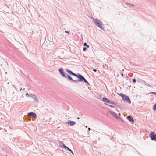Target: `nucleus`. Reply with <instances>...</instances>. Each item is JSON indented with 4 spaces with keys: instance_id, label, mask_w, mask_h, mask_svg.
<instances>
[{
    "instance_id": "nucleus-8",
    "label": "nucleus",
    "mask_w": 156,
    "mask_h": 156,
    "mask_svg": "<svg viewBox=\"0 0 156 156\" xmlns=\"http://www.w3.org/2000/svg\"><path fill=\"white\" fill-rule=\"evenodd\" d=\"M83 81L88 85L89 86L90 85L89 83L87 81L84 76L83 77V78L81 79L79 82H82Z\"/></svg>"
},
{
    "instance_id": "nucleus-38",
    "label": "nucleus",
    "mask_w": 156,
    "mask_h": 156,
    "mask_svg": "<svg viewBox=\"0 0 156 156\" xmlns=\"http://www.w3.org/2000/svg\"><path fill=\"white\" fill-rule=\"evenodd\" d=\"M77 119H79V117H77Z\"/></svg>"
},
{
    "instance_id": "nucleus-4",
    "label": "nucleus",
    "mask_w": 156,
    "mask_h": 156,
    "mask_svg": "<svg viewBox=\"0 0 156 156\" xmlns=\"http://www.w3.org/2000/svg\"><path fill=\"white\" fill-rule=\"evenodd\" d=\"M74 76L76 77L78 79L76 80H75L76 83H77V82H79L83 77V75L79 73H77V74L75 73Z\"/></svg>"
},
{
    "instance_id": "nucleus-34",
    "label": "nucleus",
    "mask_w": 156,
    "mask_h": 156,
    "mask_svg": "<svg viewBox=\"0 0 156 156\" xmlns=\"http://www.w3.org/2000/svg\"><path fill=\"white\" fill-rule=\"evenodd\" d=\"M116 107L117 108H118V107H119V108H120V106L118 105H117V106H116Z\"/></svg>"
},
{
    "instance_id": "nucleus-20",
    "label": "nucleus",
    "mask_w": 156,
    "mask_h": 156,
    "mask_svg": "<svg viewBox=\"0 0 156 156\" xmlns=\"http://www.w3.org/2000/svg\"><path fill=\"white\" fill-rule=\"evenodd\" d=\"M153 110L154 111L156 110V103L153 106Z\"/></svg>"
},
{
    "instance_id": "nucleus-24",
    "label": "nucleus",
    "mask_w": 156,
    "mask_h": 156,
    "mask_svg": "<svg viewBox=\"0 0 156 156\" xmlns=\"http://www.w3.org/2000/svg\"><path fill=\"white\" fill-rule=\"evenodd\" d=\"M62 148H65L66 150H67L69 148L68 147H67V146H66L65 145H64V146H63V147Z\"/></svg>"
},
{
    "instance_id": "nucleus-16",
    "label": "nucleus",
    "mask_w": 156,
    "mask_h": 156,
    "mask_svg": "<svg viewBox=\"0 0 156 156\" xmlns=\"http://www.w3.org/2000/svg\"><path fill=\"white\" fill-rule=\"evenodd\" d=\"M107 103H109L110 104H112L115 105H117V103H116L114 102V101H111L109 99H108V102H107Z\"/></svg>"
},
{
    "instance_id": "nucleus-29",
    "label": "nucleus",
    "mask_w": 156,
    "mask_h": 156,
    "mask_svg": "<svg viewBox=\"0 0 156 156\" xmlns=\"http://www.w3.org/2000/svg\"><path fill=\"white\" fill-rule=\"evenodd\" d=\"M109 106L111 107V108H114V107H115V106H113L112 105H109Z\"/></svg>"
},
{
    "instance_id": "nucleus-23",
    "label": "nucleus",
    "mask_w": 156,
    "mask_h": 156,
    "mask_svg": "<svg viewBox=\"0 0 156 156\" xmlns=\"http://www.w3.org/2000/svg\"><path fill=\"white\" fill-rule=\"evenodd\" d=\"M126 5H129L130 6H133V7H134V5H133L130 4L129 3H128V2H126Z\"/></svg>"
},
{
    "instance_id": "nucleus-21",
    "label": "nucleus",
    "mask_w": 156,
    "mask_h": 156,
    "mask_svg": "<svg viewBox=\"0 0 156 156\" xmlns=\"http://www.w3.org/2000/svg\"><path fill=\"white\" fill-rule=\"evenodd\" d=\"M83 46L85 47L86 46L87 48H89V45L87 44L86 42H85L83 43Z\"/></svg>"
},
{
    "instance_id": "nucleus-31",
    "label": "nucleus",
    "mask_w": 156,
    "mask_h": 156,
    "mask_svg": "<svg viewBox=\"0 0 156 156\" xmlns=\"http://www.w3.org/2000/svg\"><path fill=\"white\" fill-rule=\"evenodd\" d=\"M93 71L94 72H96L97 71V70L95 69H93Z\"/></svg>"
},
{
    "instance_id": "nucleus-26",
    "label": "nucleus",
    "mask_w": 156,
    "mask_h": 156,
    "mask_svg": "<svg viewBox=\"0 0 156 156\" xmlns=\"http://www.w3.org/2000/svg\"><path fill=\"white\" fill-rule=\"evenodd\" d=\"M87 49V48L85 47H83V50L84 51H86Z\"/></svg>"
},
{
    "instance_id": "nucleus-19",
    "label": "nucleus",
    "mask_w": 156,
    "mask_h": 156,
    "mask_svg": "<svg viewBox=\"0 0 156 156\" xmlns=\"http://www.w3.org/2000/svg\"><path fill=\"white\" fill-rule=\"evenodd\" d=\"M33 94H29L28 93H26V96L27 97H32V95Z\"/></svg>"
},
{
    "instance_id": "nucleus-27",
    "label": "nucleus",
    "mask_w": 156,
    "mask_h": 156,
    "mask_svg": "<svg viewBox=\"0 0 156 156\" xmlns=\"http://www.w3.org/2000/svg\"><path fill=\"white\" fill-rule=\"evenodd\" d=\"M132 81L134 83H135L136 82V79H132Z\"/></svg>"
},
{
    "instance_id": "nucleus-10",
    "label": "nucleus",
    "mask_w": 156,
    "mask_h": 156,
    "mask_svg": "<svg viewBox=\"0 0 156 156\" xmlns=\"http://www.w3.org/2000/svg\"><path fill=\"white\" fill-rule=\"evenodd\" d=\"M27 115H30L33 117H37L36 114L34 112H30L27 113Z\"/></svg>"
},
{
    "instance_id": "nucleus-1",
    "label": "nucleus",
    "mask_w": 156,
    "mask_h": 156,
    "mask_svg": "<svg viewBox=\"0 0 156 156\" xmlns=\"http://www.w3.org/2000/svg\"><path fill=\"white\" fill-rule=\"evenodd\" d=\"M93 21L94 24L100 29L104 30V29L103 27V24L97 18H93Z\"/></svg>"
},
{
    "instance_id": "nucleus-5",
    "label": "nucleus",
    "mask_w": 156,
    "mask_h": 156,
    "mask_svg": "<svg viewBox=\"0 0 156 156\" xmlns=\"http://www.w3.org/2000/svg\"><path fill=\"white\" fill-rule=\"evenodd\" d=\"M64 77L65 78H67V79L69 81L76 83L75 80L73 79L67 73L66 75V77Z\"/></svg>"
},
{
    "instance_id": "nucleus-18",
    "label": "nucleus",
    "mask_w": 156,
    "mask_h": 156,
    "mask_svg": "<svg viewBox=\"0 0 156 156\" xmlns=\"http://www.w3.org/2000/svg\"><path fill=\"white\" fill-rule=\"evenodd\" d=\"M116 119L118 120L121 121H123V120L121 118L118 116H117Z\"/></svg>"
},
{
    "instance_id": "nucleus-32",
    "label": "nucleus",
    "mask_w": 156,
    "mask_h": 156,
    "mask_svg": "<svg viewBox=\"0 0 156 156\" xmlns=\"http://www.w3.org/2000/svg\"><path fill=\"white\" fill-rule=\"evenodd\" d=\"M129 81L130 82H131V79L130 78H129Z\"/></svg>"
},
{
    "instance_id": "nucleus-11",
    "label": "nucleus",
    "mask_w": 156,
    "mask_h": 156,
    "mask_svg": "<svg viewBox=\"0 0 156 156\" xmlns=\"http://www.w3.org/2000/svg\"><path fill=\"white\" fill-rule=\"evenodd\" d=\"M31 98H32L36 102H38V99L35 95L33 94Z\"/></svg>"
},
{
    "instance_id": "nucleus-13",
    "label": "nucleus",
    "mask_w": 156,
    "mask_h": 156,
    "mask_svg": "<svg viewBox=\"0 0 156 156\" xmlns=\"http://www.w3.org/2000/svg\"><path fill=\"white\" fill-rule=\"evenodd\" d=\"M108 112L112 115L115 117V118L117 117V113H115V112H113L111 111H108Z\"/></svg>"
},
{
    "instance_id": "nucleus-15",
    "label": "nucleus",
    "mask_w": 156,
    "mask_h": 156,
    "mask_svg": "<svg viewBox=\"0 0 156 156\" xmlns=\"http://www.w3.org/2000/svg\"><path fill=\"white\" fill-rule=\"evenodd\" d=\"M108 99H108L107 98L104 97L102 98V99L101 100V101L107 103V102H108Z\"/></svg>"
},
{
    "instance_id": "nucleus-28",
    "label": "nucleus",
    "mask_w": 156,
    "mask_h": 156,
    "mask_svg": "<svg viewBox=\"0 0 156 156\" xmlns=\"http://www.w3.org/2000/svg\"><path fill=\"white\" fill-rule=\"evenodd\" d=\"M2 150L3 152H5L6 151L5 150L3 147H2Z\"/></svg>"
},
{
    "instance_id": "nucleus-7",
    "label": "nucleus",
    "mask_w": 156,
    "mask_h": 156,
    "mask_svg": "<svg viewBox=\"0 0 156 156\" xmlns=\"http://www.w3.org/2000/svg\"><path fill=\"white\" fill-rule=\"evenodd\" d=\"M66 123L69 124L70 126H72L76 124V122L74 121L69 120L66 122Z\"/></svg>"
},
{
    "instance_id": "nucleus-2",
    "label": "nucleus",
    "mask_w": 156,
    "mask_h": 156,
    "mask_svg": "<svg viewBox=\"0 0 156 156\" xmlns=\"http://www.w3.org/2000/svg\"><path fill=\"white\" fill-rule=\"evenodd\" d=\"M119 95L122 98L123 100L125 101L129 104L131 103L130 99L128 96L122 93H120Z\"/></svg>"
},
{
    "instance_id": "nucleus-14",
    "label": "nucleus",
    "mask_w": 156,
    "mask_h": 156,
    "mask_svg": "<svg viewBox=\"0 0 156 156\" xmlns=\"http://www.w3.org/2000/svg\"><path fill=\"white\" fill-rule=\"evenodd\" d=\"M140 82L142 83V84L146 85L147 86H148L150 87H151V86L150 85L147 84V83L145 81L143 80H140Z\"/></svg>"
},
{
    "instance_id": "nucleus-30",
    "label": "nucleus",
    "mask_w": 156,
    "mask_h": 156,
    "mask_svg": "<svg viewBox=\"0 0 156 156\" xmlns=\"http://www.w3.org/2000/svg\"><path fill=\"white\" fill-rule=\"evenodd\" d=\"M65 32L66 33H67V34H69V31H67V30H66V31H65Z\"/></svg>"
},
{
    "instance_id": "nucleus-36",
    "label": "nucleus",
    "mask_w": 156,
    "mask_h": 156,
    "mask_svg": "<svg viewBox=\"0 0 156 156\" xmlns=\"http://www.w3.org/2000/svg\"><path fill=\"white\" fill-rule=\"evenodd\" d=\"M105 105H109L108 104H105Z\"/></svg>"
},
{
    "instance_id": "nucleus-22",
    "label": "nucleus",
    "mask_w": 156,
    "mask_h": 156,
    "mask_svg": "<svg viewBox=\"0 0 156 156\" xmlns=\"http://www.w3.org/2000/svg\"><path fill=\"white\" fill-rule=\"evenodd\" d=\"M67 151H69V152H70L73 155L74 154V153H73V151L70 149L69 148L67 150Z\"/></svg>"
},
{
    "instance_id": "nucleus-35",
    "label": "nucleus",
    "mask_w": 156,
    "mask_h": 156,
    "mask_svg": "<svg viewBox=\"0 0 156 156\" xmlns=\"http://www.w3.org/2000/svg\"><path fill=\"white\" fill-rule=\"evenodd\" d=\"M129 78L128 76H127V77H126V79L127 80H129Z\"/></svg>"
},
{
    "instance_id": "nucleus-39",
    "label": "nucleus",
    "mask_w": 156,
    "mask_h": 156,
    "mask_svg": "<svg viewBox=\"0 0 156 156\" xmlns=\"http://www.w3.org/2000/svg\"><path fill=\"white\" fill-rule=\"evenodd\" d=\"M22 90V89H21L20 90V91H21Z\"/></svg>"
},
{
    "instance_id": "nucleus-33",
    "label": "nucleus",
    "mask_w": 156,
    "mask_h": 156,
    "mask_svg": "<svg viewBox=\"0 0 156 156\" xmlns=\"http://www.w3.org/2000/svg\"><path fill=\"white\" fill-rule=\"evenodd\" d=\"M88 130H89V131H90V130H91V129H90V128H88Z\"/></svg>"
},
{
    "instance_id": "nucleus-12",
    "label": "nucleus",
    "mask_w": 156,
    "mask_h": 156,
    "mask_svg": "<svg viewBox=\"0 0 156 156\" xmlns=\"http://www.w3.org/2000/svg\"><path fill=\"white\" fill-rule=\"evenodd\" d=\"M126 118L130 122H133L134 121L133 118L131 116H128L126 117Z\"/></svg>"
},
{
    "instance_id": "nucleus-3",
    "label": "nucleus",
    "mask_w": 156,
    "mask_h": 156,
    "mask_svg": "<svg viewBox=\"0 0 156 156\" xmlns=\"http://www.w3.org/2000/svg\"><path fill=\"white\" fill-rule=\"evenodd\" d=\"M150 136L151 140L156 142V134L153 131H151L150 134Z\"/></svg>"
},
{
    "instance_id": "nucleus-6",
    "label": "nucleus",
    "mask_w": 156,
    "mask_h": 156,
    "mask_svg": "<svg viewBox=\"0 0 156 156\" xmlns=\"http://www.w3.org/2000/svg\"><path fill=\"white\" fill-rule=\"evenodd\" d=\"M59 72L63 77H66V75L67 73L64 72V69L62 68H59L58 69Z\"/></svg>"
},
{
    "instance_id": "nucleus-37",
    "label": "nucleus",
    "mask_w": 156,
    "mask_h": 156,
    "mask_svg": "<svg viewBox=\"0 0 156 156\" xmlns=\"http://www.w3.org/2000/svg\"><path fill=\"white\" fill-rule=\"evenodd\" d=\"M7 72H5V74H7Z\"/></svg>"
},
{
    "instance_id": "nucleus-9",
    "label": "nucleus",
    "mask_w": 156,
    "mask_h": 156,
    "mask_svg": "<svg viewBox=\"0 0 156 156\" xmlns=\"http://www.w3.org/2000/svg\"><path fill=\"white\" fill-rule=\"evenodd\" d=\"M65 69L66 71L68 73L69 75L74 76L75 74V73H73L72 71L70 70L69 69Z\"/></svg>"
},
{
    "instance_id": "nucleus-41",
    "label": "nucleus",
    "mask_w": 156,
    "mask_h": 156,
    "mask_svg": "<svg viewBox=\"0 0 156 156\" xmlns=\"http://www.w3.org/2000/svg\"><path fill=\"white\" fill-rule=\"evenodd\" d=\"M139 81H140V79H139Z\"/></svg>"
},
{
    "instance_id": "nucleus-25",
    "label": "nucleus",
    "mask_w": 156,
    "mask_h": 156,
    "mask_svg": "<svg viewBox=\"0 0 156 156\" xmlns=\"http://www.w3.org/2000/svg\"><path fill=\"white\" fill-rule=\"evenodd\" d=\"M150 94H152L155 95H156V91L155 92H151L149 93Z\"/></svg>"
},
{
    "instance_id": "nucleus-40",
    "label": "nucleus",
    "mask_w": 156,
    "mask_h": 156,
    "mask_svg": "<svg viewBox=\"0 0 156 156\" xmlns=\"http://www.w3.org/2000/svg\"><path fill=\"white\" fill-rule=\"evenodd\" d=\"M139 81H140V79H139Z\"/></svg>"
},
{
    "instance_id": "nucleus-17",
    "label": "nucleus",
    "mask_w": 156,
    "mask_h": 156,
    "mask_svg": "<svg viewBox=\"0 0 156 156\" xmlns=\"http://www.w3.org/2000/svg\"><path fill=\"white\" fill-rule=\"evenodd\" d=\"M64 144L63 143L62 141H60L59 143V146L62 148L64 145Z\"/></svg>"
}]
</instances>
